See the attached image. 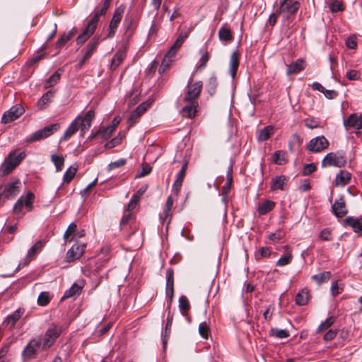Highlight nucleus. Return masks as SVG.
Segmentation results:
<instances>
[{"label": "nucleus", "mask_w": 362, "mask_h": 362, "mask_svg": "<svg viewBox=\"0 0 362 362\" xmlns=\"http://www.w3.org/2000/svg\"><path fill=\"white\" fill-rule=\"evenodd\" d=\"M83 231L77 232V226L74 223H71L67 228L64 238L66 243H72L70 249H83L87 246V243L83 240Z\"/></svg>", "instance_id": "obj_1"}, {"label": "nucleus", "mask_w": 362, "mask_h": 362, "mask_svg": "<svg viewBox=\"0 0 362 362\" xmlns=\"http://www.w3.org/2000/svg\"><path fill=\"white\" fill-rule=\"evenodd\" d=\"M62 332V327L57 325H52L46 331L45 336L41 340L42 349L47 350L49 349L59 337Z\"/></svg>", "instance_id": "obj_2"}, {"label": "nucleus", "mask_w": 362, "mask_h": 362, "mask_svg": "<svg viewBox=\"0 0 362 362\" xmlns=\"http://www.w3.org/2000/svg\"><path fill=\"white\" fill-rule=\"evenodd\" d=\"M125 11V6L121 4L114 11L113 16L107 28V34L105 38H112L116 33L117 27L120 23Z\"/></svg>", "instance_id": "obj_3"}, {"label": "nucleus", "mask_w": 362, "mask_h": 362, "mask_svg": "<svg viewBox=\"0 0 362 362\" xmlns=\"http://www.w3.org/2000/svg\"><path fill=\"white\" fill-rule=\"evenodd\" d=\"M59 129V124L57 123L47 125L44 128L33 133L27 138L26 140L28 142H33L42 140L51 136L54 132H57Z\"/></svg>", "instance_id": "obj_4"}, {"label": "nucleus", "mask_w": 362, "mask_h": 362, "mask_svg": "<svg viewBox=\"0 0 362 362\" xmlns=\"http://www.w3.org/2000/svg\"><path fill=\"white\" fill-rule=\"evenodd\" d=\"M300 7L298 1H288V0H282L280 3L278 13L281 15L284 19H288L291 16L296 13Z\"/></svg>", "instance_id": "obj_5"}, {"label": "nucleus", "mask_w": 362, "mask_h": 362, "mask_svg": "<svg viewBox=\"0 0 362 362\" xmlns=\"http://www.w3.org/2000/svg\"><path fill=\"white\" fill-rule=\"evenodd\" d=\"M346 163V158L339 153H329L322 161V166L344 167Z\"/></svg>", "instance_id": "obj_6"}, {"label": "nucleus", "mask_w": 362, "mask_h": 362, "mask_svg": "<svg viewBox=\"0 0 362 362\" xmlns=\"http://www.w3.org/2000/svg\"><path fill=\"white\" fill-rule=\"evenodd\" d=\"M100 42V37L98 36L93 37L90 41L86 45V47L81 50L83 57L79 62V66L81 67L96 51L97 47Z\"/></svg>", "instance_id": "obj_7"}, {"label": "nucleus", "mask_w": 362, "mask_h": 362, "mask_svg": "<svg viewBox=\"0 0 362 362\" xmlns=\"http://www.w3.org/2000/svg\"><path fill=\"white\" fill-rule=\"evenodd\" d=\"M202 88V82H193L192 79H189L187 85V90L185 96V101H194V100L199 97Z\"/></svg>", "instance_id": "obj_8"}, {"label": "nucleus", "mask_w": 362, "mask_h": 362, "mask_svg": "<svg viewBox=\"0 0 362 362\" xmlns=\"http://www.w3.org/2000/svg\"><path fill=\"white\" fill-rule=\"evenodd\" d=\"M329 141L324 136H317L311 139L307 146V149L310 151L317 153L327 148Z\"/></svg>", "instance_id": "obj_9"}, {"label": "nucleus", "mask_w": 362, "mask_h": 362, "mask_svg": "<svg viewBox=\"0 0 362 362\" xmlns=\"http://www.w3.org/2000/svg\"><path fill=\"white\" fill-rule=\"evenodd\" d=\"M24 112V109L21 105L12 106L8 110L6 111L2 116L1 122L8 124L18 119Z\"/></svg>", "instance_id": "obj_10"}, {"label": "nucleus", "mask_w": 362, "mask_h": 362, "mask_svg": "<svg viewBox=\"0 0 362 362\" xmlns=\"http://www.w3.org/2000/svg\"><path fill=\"white\" fill-rule=\"evenodd\" d=\"M42 347L40 339H33L26 345L22 352L24 360L31 359L36 354L37 351Z\"/></svg>", "instance_id": "obj_11"}, {"label": "nucleus", "mask_w": 362, "mask_h": 362, "mask_svg": "<svg viewBox=\"0 0 362 362\" xmlns=\"http://www.w3.org/2000/svg\"><path fill=\"white\" fill-rule=\"evenodd\" d=\"M150 103L144 102L141 103L130 115L127 119L128 127H131L134 125L137 119L147 110L150 106Z\"/></svg>", "instance_id": "obj_12"}, {"label": "nucleus", "mask_w": 362, "mask_h": 362, "mask_svg": "<svg viewBox=\"0 0 362 362\" xmlns=\"http://www.w3.org/2000/svg\"><path fill=\"white\" fill-rule=\"evenodd\" d=\"M22 161V156L20 157L19 159L16 161V163H13V154H8V156L5 158L4 163L0 167V173L1 175H7L10 173L12 172L13 169H15L19 163Z\"/></svg>", "instance_id": "obj_13"}, {"label": "nucleus", "mask_w": 362, "mask_h": 362, "mask_svg": "<svg viewBox=\"0 0 362 362\" xmlns=\"http://www.w3.org/2000/svg\"><path fill=\"white\" fill-rule=\"evenodd\" d=\"M22 161V156L20 157L19 159L16 161V163H13V154H8V156L5 158L4 163L0 167V173L1 175H7L10 173L12 172L13 169H15L19 163Z\"/></svg>", "instance_id": "obj_14"}, {"label": "nucleus", "mask_w": 362, "mask_h": 362, "mask_svg": "<svg viewBox=\"0 0 362 362\" xmlns=\"http://www.w3.org/2000/svg\"><path fill=\"white\" fill-rule=\"evenodd\" d=\"M344 126L348 129L353 128L357 130L362 129V115H358L356 113H353L349 117L344 120Z\"/></svg>", "instance_id": "obj_15"}, {"label": "nucleus", "mask_w": 362, "mask_h": 362, "mask_svg": "<svg viewBox=\"0 0 362 362\" xmlns=\"http://www.w3.org/2000/svg\"><path fill=\"white\" fill-rule=\"evenodd\" d=\"M21 185L20 180L16 179L5 185L2 194L7 198L13 197L19 193Z\"/></svg>", "instance_id": "obj_16"}, {"label": "nucleus", "mask_w": 362, "mask_h": 362, "mask_svg": "<svg viewBox=\"0 0 362 362\" xmlns=\"http://www.w3.org/2000/svg\"><path fill=\"white\" fill-rule=\"evenodd\" d=\"M94 116L95 112L93 110H88L83 117L80 116L78 122L81 124V136H83L85 133L90 129Z\"/></svg>", "instance_id": "obj_17"}, {"label": "nucleus", "mask_w": 362, "mask_h": 362, "mask_svg": "<svg viewBox=\"0 0 362 362\" xmlns=\"http://www.w3.org/2000/svg\"><path fill=\"white\" fill-rule=\"evenodd\" d=\"M343 224L344 226L351 227L355 233L362 235V217L348 216L344 219Z\"/></svg>", "instance_id": "obj_18"}, {"label": "nucleus", "mask_w": 362, "mask_h": 362, "mask_svg": "<svg viewBox=\"0 0 362 362\" xmlns=\"http://www.w3.org/2000/svg\"><path fill=\"white\" fill-rule=\"evenodd\" d=\"M332 211L337 218H342L347 214L346 202L343 197L337 199L332 205Z\"/></svg>", "instance_id": "obj_19"}, {"label": "nucleus", "mask_w": 362, "mask_h": 362, "mask_svg": "<svg viewBox=\"0 0 362 362\" xmlns=\"http://www.w3.org/2000/svg\"><path fill=\"white\" fill-rule=\"evenodd\" d=\"M123 26L124 28V38L129 40L134 35L136 27L133 17L127 16L124 21Z\"/></svg>", "instance_id": "obj_20"}, {"label": "nucleus", "mask_w": 362, "mask_h": 362, "mask_svg": "<svg viewBox=\"0 0 362 362\" xmlns=\"http://www.w3.org/2000/svg\"><path fill=\"white\" fill-rule=\"evenodd\" d=\"M80 116L76 117V119L71 123L69 127L65 131L64 135L60 139L62 141L69 140L76 132L78 130L81 132V124L78 122Z\"/></svg>", "instance_id": "obj_21"}, {"label": "nucleus", "mask_w": 362, "mask_h": 362, "mask_svg": "<svg viewBox=\"0 0 362 362\" xmlns=\"http://www.w3.org/2000/svg\"><path fill=\"white\" fill-rule=\"evenodd\" d=\"M240 54L235 51L232 53L229 62V74L233 79L235 78L236 73L239 66Z\"/></svg>", "instance_id": "obj_22"}, {"label": "nucleus", "mask_w": 362, "mask_h": 362, "mask_svg": "<svg viewBox=\"0 0 362 362\" xmlns=\"http://www.w3.org/2000/svg\"><path fill=\"white\" fill-rule=\"evenodd\" d=\"M187 168V163H185L182 165V167L180 169L178 174L177 175V178L173 185V191L176 194H178L179 192L180 191L184 177L186 175Z\"/></svg>", "instance_id": "obj_23"}, {"label": "nucleus", "mask_w": 362, "mask_h": 362, "mask_svg": "<svg viewBox=\"0 0 362 362\" xmlns=\"http://www.w3.org/2000/svg\"><path fill=\"white\" fill-rule=\"evenodd\" d=\"M351 177V175L350 173L346 170H340V172L336 175L334 185L336 187H344L350 182Z\"/></svg>", "instance_id": "obj_24"}, {"label": "nucleus", "mask_w": 362, "mask_h": 362, "mask_svg": "<svg viewBox=\"0 0 362 362\" xmlns=\"http://www.w3.org/2000/svg\"><path fill=\"white\" fill-rule=\"evenodd\" d=\"M288 179L285 175L276 176L272 178L271 182V189L272 190H284V186L287 185Z\"/></svg>", "instance_id": "obj_25"}, {"label": "nucleus", "mask_w": 362, "mask_h": 362, "mask_svg": "<svg viewBox=\"0 0 362 362\" xmlns=\"http://www.w3.org/2000/svg\"><path fill=\"white\" fill-rule=\"evenodd\" d=\"M126 57V51L124 49H119L114 55L111 64L110 69L115 70L124 61Z\"/></svg>", "instance_id": "obj_26"}, {"label": "nucleus", "mask_w": 362, "mask_h": 362, "mask_svg": "<svg viewBox=\"0 0 362 362\" xmlns=\"http://www.w3.org/2000/svg\"><path fill=\"white\" fill-rule=\"evenodd\" d=\"M189 104L184 107L182 110V115L183 117L187 118H192L195 116L197 107L198 106L197 102L189 101Z\"/></svg>", "instance_id": "obj_27"}, {"label": "nucleus", "mask_w": 362, "mask_h": 362, "mask_svg": "<svg viewBox=\"0 0 362 362\" xmlns=\"http://www.w3.org/2000/svg\"><path fill=\"white\" fill-rule=\"evenodd\" d=\"M305 62L303 59H297L295 62L288 65L287 74H297L304 69Z\"/></svg>", "instance_id": "obj_28"}, {"label": "nucleus", "mask_w": 362, "mask_h": 362, "mask_svg": "<svg viewBox=\"0 0 362 362\" xmlns=\"http://www.w3.org/2000/svg\"><path fill=\"white\" fill-rule=\"evenodd\" d=\"M77 33L76 28H73L68 33H64L56 42V48L60 49L69 40H71Z\"/></svg>", "instance_id": "obj_29"}, {"label": "nucleus", "mask_w": 362, "mask_h": 362, "mask_svg": "<svg viewBox=\"0 0 362 362\" xmlns=\"http://www.w3.org/2000/svg\"><path fill=\"white\" fill-rule=\"evenodd\" d=\"M272 160L276 165H285L288 161L286 152L284 151H275L273 155Z\"/></svg>", "instance_id": "obj_30"}, {"label": "nucleus", "mask_w": 362, "mask_h": 362, "mask_svg": "<svg viewBox=\"0 0 362 362\" xmlns=\"http://www.w3.org/2000/svg\"><path fill=\"white\" fill-rule=\"evenodd\" d=\"M53 95V90H48L47 93H45L38 100L37 105L40 107V109H44L47 106V105L50 103Z\"/></svg>", "instance_id": "obj_31"}, {"label": "nucleus", "mask_w": 362, "mask_h": 362, "mask_svg": "<svg viewBox=\"0 0 362 362\" xmlns=\"http://www.w3.org/2000/svg\"><path fill=\"white\" fill-rule=\"evenodd\" d=\"M51 160L54 165L57 172H59L63 169L64 158L62 156L53 153L51 155Z\"/></svg>", "instance_id": "obj_32"}, {"label": "nucleus", "mask_w": 362, "mask_h": 362, "mask_svg": "<svg viewBox=\"0 0 362 362\" xmlns=\"http://www.w3.org/2000/svg\"><path fill=\"white\" fill-rule=\"evenodd\" d=\"M218 37L221 41L230 42L233 39L230 30L225 26L221 27L218 30Z\"/></svg>", "instance_id": "obj_33"}, {"label": "nucleus", "mask_w": 362, "mask_h": 362, "mask_svg": "<svg viewBox=\"0 0 362 362\" xmlns=\"http://www.w3.org/2000/svg\"><path fill=\"white\" fill-rule=\"evenodd\" d=\"M275 206V203L270 200H267L258 206V212L263 215L272 211Z\"/></svg>", "instance_id": "obj_34"}, {"label": "nucleus", "mask_w": 362, "mask_h": 362, "mask_svg": "<svg viewBox=\"0 0 362 362\" xmlns=\"http://www.w3.org/2000/svg\"><path fill=\"white\" fill-rule=\"evenodd\" d=\"M330 277V272H324L318 274L313 275L312 279H313L317 283V284L320 285L325 282L328 281Z\"/></svg>", "instance_id": "obj_35"}, {"label": "nucleus", "mask_w": 362, "mask_h": 362, "mask_svg": "<svg viewBox=\"0 0 362 362\" xmlns=\"http://www.w3.org/2000/svg\"><path fill=\"white\" fill-rule=\"evenodd\" d=\"M199 53L201 54V57L199 59V64L197 67V70H202L206 66V64L209 60L210 56L209 53L204 49H200Z\"/></svg>", "instance_id": "obj_36"}, {"label": "nucleus", "mask_w": 362, "mask_h": 362, "mask_svg": "<svg viewBox=\"0 0 362 362\" xmlns=\"http://www.w3.org/2000/svg\"><path fill=\"white\" fill-rule=\"evenodd\" d=\"M81 289L82 286H79L77 284H74L72 286L65 292L64 296L62 297V299L79 295L81 291Z\"/></svg>", "instance_id": "obj_37"}, {"label": "nucleus", "mask_w": 362, "mask_h": 362, "mask_svg": "<svg viewBox=\"0 0 362 362\" xmlns=\"http://www.w3.org/2000/svg\"><path fill=\"white\" fill-rule=\"evenodd\" d=\"M166 294L171 300L173 296V273L168 272V277L166 281Z\"/></svg>", "instance_id": "obj_38"}, {"label": "nucleus", "mask_w": 362, "mask_h": 362, "mask_svg": "<svg viewBox=\"0 0 362 362\" xmlns=\"http://www.w3.org/2000/svg\"><path fill=\"white\" fill-rule=\"evenodd\" d=\"M309 300L308 292L305 290H302L296 296V303L298 305H304L307 304Z\"/></svg>", "instance_id": "obj_39"}, {"label": "nucleus", "mask_w": 362, "mask_h": 362, "mask_svg": "<svg viewBox=\"0 0 362 362\" xmlns=\"http://www.w3.org/2000/svg\"><path fill=\"white\" fill-rule=\"evenodd\" d=\"M112 0H103L102 4L99 6L95 11L94 14L98 17H100L106 13L107 8L110 5Z\"/></svg>", "instance_id": "obj_40"}, {"label": "nucleus", "mask_w": 362, "mask_h": 362, "mask_svg": "<svg viewBox=\"0 0 362 362\" xmlns=\"http://www.w3.org/2000/svg\"><path fill=\"white\" fill-rule=\"evenodd\" d=\"M112 0H103L102 4L99 6L95 11L94 14L98 17H100L106 13L107 8L110 5Z\"/></svg>", "instance_id": "obj_41"}, {"label": "nucleus", "mask_w": 362, "mask_h": 362, "mask_svg": "<svg viewBox=\"0 0 362 362\" xmlns=\"http://www.w3.org/2000/svg\"><path fill=\"white\" fill-rule=\"evenodd\" d=\"M61 75L57 71L54 72L44 83L45 88H49L56 85L60 80Z\"/></svg>", "instance_id": "obj_42"}, {"label": "nucleus", "mask_w": 362, "mask_h": 362, "mask_svg": "<svg viewBox=\"0 0 362 362\" xmlns=\"http://www.w3.org/2000/svg\"><path fill=\"white\" fill-rule=\"evenodd\" d=\"M273 133V128L271 126H267L262 129L259 135L258 140L263 141L267 140Z\"/></svg>", "instance_id": "obj_43"}, {"label": "nucleus", "mask_w": 362, "mask_h": 362, "mask_svg": "<svg viewBox=\"0 0 362 362\" xmlns=\"http://www.w3.org/2000/svg\"><path fill=\"white\" fill-rule=\"evenodd\" d=\"M92 31L88 30L86 28L83 30L82 33L78 36L76 38V44L78 45H83L86 41H87L90 37L93 34Z\"/></svg>", "instance_id": "obj_44"}, {"label": "nucleus", "mask_w": 362, "mask_h": 362, "mask_svg": "<svg viewBox=\"0 0 362 362\" xmlns=\"http://www.w3.org/2000/svg\"><path fill=\"white\" fill-rule=\"evenodd\" d=\"M77 171V168L71 166L67 169L63 176V180L64 183L69 184L71 180L74 177Z\"/></svg>", "instance_id": "obj_45"}, {"label": "nucleus", "mask_w": 362, "mask_h": 362, "mask_svg": "<svg viewBox=\"0 0 362 362\" xmlns=\"http://www.w3.org/2000/svg\"><path fill=\"white\" fill-rule=\"evenodd\" d=\"M83 250H68L66 259L68 262H74L83 255Z\"/></svg>", "instance_id": "obj_46"}, {"label": "nucleus", "mask_w": 362, "mask_h": 362, "mask_svg": "<svg viewBox=\"0 0 362 362\" xmlns=\"http://www.w3.org/2000/svg\"><path fill=\"white\" fill-rule=\"evenodd\" d=\"M270 334L279 339H284L289 336V333L286 329H279L277 328H272Z\"/></svg>", "instance_id": "obj_47"}, {"label": "nucleus", "mask_w": 362, "mask_h": 362, "mask_svg": "<svg viewBox=\"0 0 362 362\" xmlns=\"http://www.w3.org/2000/svg\"><path fill=\"white\" fill-rule=\"evenodd\" d=\"M22 314L23 312L21 310H16L14 313L6 318V322L10 325V327L14 326L15 323L18 320Z\"/></svg>", "instance_id": "obj_48"}, {"label": "nucleus", "mask_w": 362, "mask_h": 362, "mask_svg": "<svg viewBox=\"0 0 362 362\" xmlns=\"http://www.w3.org/2000/svg\"><path fill=\"white\" fill-rule=\"evenodd\" d=\"M179 308L183 314H185L189 310V308H190L189 303L186 296H182L180 298Z\"/></svg>", "instance_id": "obj_49"}, {"label": "nucleus", "mask_w": 362, "mask_h": 362, "mask_svg": "<svg viewBox=\"0 0 362 362\" xmlns=\"http://www.w3.org/2000/svg\"><path fill=\"white\" fill-rule=\"evenodd\" d=\"M192 28H193L192 27V28H188L187 30H186L185 32H182L178 35V37H177V40H175V42H174V44L175 45H177L178 47H181V46L183 44V42H185V40L189 36V35L190 32L192 31Z\"/></svg>", "instance_id": "obj_50"}, {"label": "nucleus", "mask_w": 362, "mask_h": 362, "mask_svg": "<svg viewBox=\"0 0 362 362\" xmlns=\"http://www.w3.org/2000/svg\"><path fill=\"white\" fill-rule=\"evenodd\" d=\"M199 334L204 339H207L209 335V332H210V329H209V325L207 324L206 322H203L202 323L199 324Z\"/></svg>", "instance_id": "obj_51"}, {"label": "nucleus", "mask_w": 362, "mask_h": 362, "mask_svg": "<svg viewBox=\"0 0 362 362\" xmlns=\"http://www.w3.org/2000/svg\"><path fill=\"white\" fill-rule=\"evenodd\" d=\"M34 199V194L29 192L27 193L25 197H23V204L28 211H31L33 209V202Z\"/></svg>", "instance_id": "obj_52"}, {"label": "nucleus", "mask_w": 362, "mask_h": 362, "mask_svg": "<svg viewBox=\"0 0 362 362\" xmlns=\"http://www.w3.org/2000/svg\"><path fill=\"white\" fill-rule=\"evenodd\" d=\"M335 321L334 317H330L327 318L324 322H322L317 328V332H322L328 329Z\"/></svg>", "instance_id": "obj_53"}, {"label": "nucleus", "mask_w": 362, "mask_h": 362, "mask_svg": "<svg viewBox=\"0 0 362 362\" xmlns=\"http://www.w3.org/2000/svg\"><path fill=\"white\" fill-rule=\"evenodd\" d=\"M293 256L291 253H285L277 262V265L279 267H284L289 264L292 260Z\"/></svg>", "instance_id": "obj_54"}, {"label": "nucleus", "mask_w": 362, "mask_h": 362, "mask_svg": "<svg viewBox=\"0 0 362 362\" xmlns=\"http://www.w3.org/2000/svg\"><path fill=\"white\" fill-rule=\"evenodd\" d=\"M329 9L332 13H337L344 10L342 3L337 0L332 1L329 4Z\"/></svg>", "instance_id": "obj_55"}, {"label": "nucleus", "mask_w": 362, "mask_h": 362, "mask_svg": "<svg viewBox=\"0 0 362 362\" xmlns=\"http://www.w3.org/2000/svg\"><path fill=\"white\" fill-rule=\"evenodd\" d=\"M49 297L47 292H42L37 298V303L40 305L44 306L49 303Z\"/></svg>", "instance_id": "obj_56"}, {"label": "nucleus", "mask_w": 362, "mask_h": 362, "mask_svg": "<svg viewBox=\"0 0 362 362\" xmlns=\"http://www.w3.org/2000/svg\"><path fill=\"white\" fill-rule=\"evenodd\" d=\"M99 17H98L97 16H95V14L93 15V16L91 18V19L90 20V21L88 23L87 25H86V28L90 31H92L93 33L95 32L96 28H97V25H98V21H99Z\"/></svg>", "instance_id": "obj_57"}, {"label": "nucleus", "mask_w": 362, "mask_h": 362, "mask_svg": "<svg viewBox=\"0 0 362 362\" xmlns=\"http://www.w3.org/2000/svg\"><path fill=\"white\" fill-rule=\"evenodd\" d=\"M305 126L308 129H315L319 127V122L317 121L315 119L310 117L307 118L304 120Z\"/></svg>", "instance_id": "obj_58"}, {"label": "nucleus", "mask_w": 362, "mask_h": 362, "mask_svg": "<svg viewBox=\"0 0 362 362\" xmlns=\"http://www.w3.org/2000/svg\"><path fill=\"white\" fill-rule=\"evenodd\" d=\"M172 63V59H169L168 58L164 57L162 63L159 67L158 72L159 74L164 73L170 66Z\"/></svg>", "instance_id": "obj_59"}, {"label": "nucleus", "mask_w": 362, "mask_h": 362, "mask_svg": "<svg viewBox=\"0 0 362 362\" xmlns=\"http://www.w3.org/2000/svg\"><path fill=\"white\" fill-rule=\"evenodd\" d=\"M346 77L351 81H356L359 80L361 77V74L357 70H349L346 74Z\"/></svg>", "instance_id": "obj_60"}, {"label": "nucleus", "mask_w": 362, "mask_h": 362, "mask_svg": "<svg viewBox=\"0 0 362 362\" xmlns=\"http://www.w3.org/2000/svg\"><path fill=\"white\" fill-rule=\"evenodd\" d=\"M127 160L124 158H120L117 160L110 163L108 165V169L110 170L122 167L126 164Z\"/></svg>", "instance_id": "obj_61"}, {"label": "nucleus", "mask_w": 362, "mask_h": 362, "mask_svg": "<svg viewBox=\"0 0 362 362\" xmlns=\"http://www.w3.org/2000/svg\"><path fill=\"white\" fill-rule=\"evenodd\" d=\"M283 238V234L281 231L270 233L268 236L269 240L272 243H278Z\"/></svg>", "instance_id": "obj_62"}, {"label": "nucleus", "mask_w": 362, "mask_h": 362, "mask_svg": "<svg viewBox=\"0 0 362 362\" xmlns=\"http://www.w3.org/2000/svg\"><path fill=\"white\" fill-rule=\"evenodd\" d=\"M217 86V79L216 77H211L209 80L208 83V88H209V92L210 94H213Z\"/></svg>", "instance_id": "obj_63"}, {"label": "nucleus", "mask_w": 362, "mask_h": 362, "mask_svg": "<svg viewBox=\"0 0 362 362\" xmlns=\"http://www.w3.org/2000/svg\"><path fill=\"white\" fill-rule=\"evenodd\" d=\"M180 48V47L173 44L170 47L169 50L166 52L165 57L168 58L169 59H171L175 55V54L177 52Z\"/></svg>", "instance_id": "obj_64"}]
</instances>
